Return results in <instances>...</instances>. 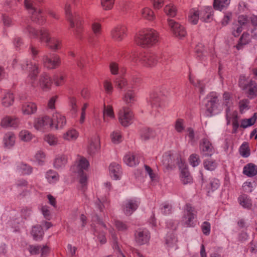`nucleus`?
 <instances>
[{"instance_id": "f257e3e1", "label": "nucleus", "mask_w": 257, "mask_h": 257, "mask_svg": "<svg viewBox=\"0 0 257 257\" xmlns=\"http://www.w3.org/2000/svg\"><path fill=\"white\" fill-rule=\"evenodd\" d=\"M22 70L29 69V73L26 80V83L30 88H35L39 86L43 91H48L51 88L52 80L49 75L46 73H42L39 78L38 82H36L40 68L36 62H32L28 59L24 60L21 63Z\"/></svg>"}, {"instance_id": "f03ea898", "label": "nucleus", "mask_w": 257, "mask_h": 257, "mask_svg": "<svg viewBox=\"0 0 257 257\" xmlns=\"http://www.w3.org/2000/svg\"><path fill=\"white\" fill-rule=\"evenodd\" d=\"M91 226L93 230V234L97 238L96 240L101 244L105 243L106 241L104 230L108 229L113 240V249L118 253V256L126 257L122 252L117 242L116 234L112 228H107L106 225L97 215L92 217Z\"/></svg>"}, {"instance_id": "7ed1b4c3", "label": "nucleus", "mask_w": 257, "mask_h": 257, "mask_svg": "<svg viewBox=\"0 0 257 257\" xmlns=\"http://www.w3.org/2000/svg\"><path fill=\"white\" fill-rule=\"evenodd\" d=\"M223 109V104L219 102V95L215 92L208 93L203 99L201 106L202 113L207 117L219 114Z\"/></svg>"}, {"instance_id": "20e7f679", "label": "nucleus", "mask_w": 257, "mask_h": 257, "mask_svg": "<svg viewBox=\"0 0 257 257\" xmlns=\"http://www.w3.org/2000/svg\"><path fill=\"white\" fill-rule=\"evenodd\" d=\"M24 32L29 35L30 37L39 38L42 42L46 44L47 47L54 51L61 48V41L55 37H51L48 30L43 28L37 31L30 26H28L24 30Z\"/></svg>"}, {"instance_id": "39448f33", "label": "nucleus", "mask_w": 257, "mask_h": 257, "mask_svg": "<svg viewBox=\"0 0 257 257\" xmlns=\"http://www.w3.org/2000/svg\"><path fill=\"white\" fill-rule=\"evenodd\" d=\"M135 43L143 48H150L159 41V34L154 29L146 28L139 31L135 36Z\"/></svg>"}, {"instance_id": "423d86ee", "label": "nucleus", "mask_w": 257, "mask_h": 257, "mask_svg": "<svg viewBox=\"0 0 257 257\" xmlns=\"http://www.w3.org/2000/svg\"><path fill=\"white\" fill-rule=\"evenodd\" d=\"M125 57L133 64L140 63L147 67H154L158 61V56L154 53H144L138 56L135 52H132Z\"/></svg>"}, {"instance_id": "0eeeda50", "label": "nucleus", "mask_w": 257, "mask_h": 257, "mask_svg": "<svg viewBox=\"0 0 257 257\" xmlns=\"http://www.w3.org/2000/svg\"><path fill=\"white\" fill-rule=\"evenodd\" d=\"M66 18L70 24V26L73 30L74 35L79 37L82 31L83 26L82 21L79 15L75 11L71 10L70 5H67L65 7Z\"/></svg>"}, {"instance_id": "6e6552de", "label": "nucleus", "mask_w": 257, "mask_h": 257, "mask_svg": "<svg viewBox=\"0 0 257 257\" xmlns=\"http://www.w3.org/2000/svg\"><path fill=\"white\" fill-rule=\"evenodd\" d=\"M240 87L244 91L247 97L250 99L257 96V84L252 80L247 79L244 76H241L239 80Z\"/></svg>"}, {"instance_id": "1a4fd4ad", "label": "nucleus", "mask_w": 257, "mask_h": 257, "mask_svg": "<svg viewBox=\"0 0 257 257\" xmlns=\"http://www.w3.org/2000/svg\"><path fill=\"white\" fill-rule=\"evenodd\" d=\"M196 217L194 208L190 204H187L184 207L182 217L180 223L185 227H191L195 225L194 219Z\"/></svg>"}, {"instance_id": "9d476101", "label": "nucleus", "mask_w": 257, "mask_h": 257, "mask_svg": "<svg viewBox=\"0 0 257 257\" xmlns=\"http://www.w3.org/2000/svg\"><path fill=\"white\" fill-rule=\"evenodd\" d=\"M33 126L38 132L44 133L51 128L50 116L47 115H40L33 119Z\"/></svg>"}, {"instance_id": "9b49d317", "label": "nucleus", "mask_w": 257, "mask_h": 257, "mask_svg": "<svg viewBox=\"0 0 257 257\" xmlns=\"http://www.w3.org/2000/svg\"><path fill=\"white\" fill-rule=\"evenodd\" d=\"M100 148V138L98 135L96 134L88 139L86 151L89 155L94 156L98 154Z\"/></svg>"}, {"instance_id": "f8f14e48", "label": "nucleus", "mask_w": 257, "mask_h": 257, "mask_svg": "<svg viewBox=\"0 0 257 257\" xmlns=\"http://www.w3.org/2000/svg\"><path fill=\"white\" fill-rule=\"evenodd\" d=\"M118 118L122 126H128L133 122V112L128 107L123 106L118 111Z\"/></svg>"}, {"instance_id": "ddd939ff", "label": "nucleus", "mask_w": 257, "mask_h": 257, "mask_svg": "<svg viewBox=\"0 0 257 257\" xmlns=\"http://www.w3.org/2000/svg\"><path fill=\"white\" fill-rule=\"evenodd\" d=\"M65 116L59 111L54 112L50 117L51 128L55 130L63 129L66 124Z\"/></svg>"}, {"instance_id": "4468645a", "label": "nucleus", "mask_w": 257, "mask_h": 257, "mask_svg": "<svg viewBox=\"0 0 257 257\" xmlns=\"http://www.w3.org/2000/svg\"><path fill=\"white\" fill-rule=\"evenodd\" d=\"M180 170V177L181 181L184 184H188L192 182V178L187 168L185 161L181 158H177L176 162Z\"/></svg>"}, {"instance_id": "2eb2a0df", "label": "nucleus", "mask_w": 257, "mask_h": 257, "mask_svg": "<svg viewBox=\"0 0 257 257\" xmlns=\"http://www.w3.org/2000/svg\"><path fill=\"white\" fill-rule=\"evenodd\" d=\"M160 97L156 93L150 94L148 103L152 108L151 113L155 116H158L161 113L162 108L160 104Z\"/></svg>"}, {"instance_id": "dca6fc26", "label": "nucleus", "mask_w": 257, "mask_h": 257, "mask_svg": "<svg viewBox=\"0 0 257 257\" xmlns=\"http://www.w3.org/2000/svg\"><path fill=\"white\" fill-rule=\"evenodd\" d=\"M44 67L48 69H55L60 65L61 60L60 57L55 54L50 55H44L42 59Z\"/></svg>"}, {"instance_id": "f3484780", "label": "nucleus", "mask_w": 257, "mask_h": 257, "mask_svg": "<svg viewBox=\"0 0 257 257\" xmlns=\"http://www.w3.org/2000/svg\"><path fill=\"white\" fill-rule=\"evenodd\" d=\"M167 22L171 31L176 37L182 39L186 36L187 33L183 26L171 19H168Z\"/></svg>"}, {"instance_id": "a211bd4d", "label": "nucleus", "mask_w": 257, "mask_h": 257, "mask_svg": "<svg viewBox=\"0 0 257 257\" xmlns=\"http://www.w3.org/2000/svg\"><path fill=\"white\" fill-rule=\"evenodd\" d=\"M151 238L150 232L145 228L138 229L135 234L136 242L140 245L148 244Z\"/></svg>"}, {"instance_id": "6ab92c4d", "label": "nucleus", "mask_w": 257, "mask_h": 257, "mask_svg": "<svg viewBox=\"0 0 257 257\" xmlns=\"http://www.w3.org/2000/svg\"><path fill=\"white\" fill-rule=\"evenodd\" d=\"M226 119L227 125L232 123V133L236 134L239 126L237 111H231L230 109H228L226 111Z\"/></svg>"}, {"instance_id": "aec40b11", "label": "nucleus", "mask_w": 257, "mask_h": 257, "mask_svg": "<svg viewBox=\"0 0 257 257\" xmlns=\"http://www.w3.org/2000/svg\"><path fill=\"white\" fill-rule=\"evenodd\" d=\"M140 201L137 198L131 199L126 200L123 205V211L126 215H131L138 208Z\"/></svg>"}, {"instance_id": "412c9836", "label": "nucleus", "mask_w": 257, "mask_h": 257, "mask_svg": "<svg viewBox=\"0 0 257 257\" xmlns=\"http://www.w3.org/2000/svg\"><path fill=\"white\" fill-rule=\"evenodd\" d=\"M127 31V29L125 25H118L112 30L111 35L115 41H121L126 36Z\"/></svg>"}, {"instance_id": "4be33fe9", "label": "nucleus", "mask_w": 257, "mask_h": 257, "mask_svg": "<svg viewBox=\"0 0 257 257\" xmlns=\"http://www.w3.org/2000/svg\"><path fill=\"white\" fill-rule=\"evenodd\" d=\"M199 150L203 156H211L214 153V149L212 144L206 138L201 141L199 145Z\"/></svg>"}, {"instance_id": "5701e85b", "label": "nucleus", "mask_w": 257, "mask_h": 257, "mask_svg": "<svg viewBox=\"0 0 257 257\" xmlns=\"http://www.w3.org/2000/svg\"><path fill=\"white\" fill-rule=\"evenodd\" d=\"M89 162L88 160L84 157H79L76 162V166H73L71 168V170L74 172L81 173L87 171L89 167Z\"/></svg>"}, {"instance_id": "b1692460", "label": "nucleus", "mask_w": 257, "mask_h": 257, "mask_svg": "<svg viewBox=\"0 0 257 257\" xmlns=\"http://www.w3.org/2000/svg\"><path fill=\"white\" fill-rule=\"evenodd\" d=\"M20 124L19 118L16 116L7 115L4 117L1 122V125L3 127H12L17 128Z\"/></svg>"}, {"instance_id": "393cba45", "label": "nucleus", "mask_w": 257, "mask_h": 257, "mask_svg": "<svg viewBox=\"0 0 257 257\" xmlns=\"http://www.w3.org/2000/svg\"><path fill=\"white\" fill-rule=\"evenodd\" d=\"M16 137L14 133L8 132L5 134L2 140L3 147L7 149H12L16 144Z\"/></svg>"}, {"instance_id": "a878e982", "label": "nucleus", "mask_w": 257, "mask_h": 257, "mask_svg": "<svg viewBox=\"0 0 257 257\" xmlns=\"http://www.w3.org/2000/svg\"><path fill=\"white\" fill-rule=\"evenodd\" d=\"M200 19L204 22H210L213 20V11L211 7L205 6L199 8Z\"/></svg>"}, {"instance_id": "bb28decb", "label": "nucleus", "mask_w": 257, "mask_h": 257, "mask_svg": "<svg viewBox=\"0 0 257 257\" xmlns=\"http://www.w3.org/2000/svg\"><path fill=\"white\" fill-rule=\"evenodd\" d=\"M111 184L108 182H106L103 184V189L106 194L105 196H102L100 193L97 194V199L95 201V204L100 211H102L104 207L103 203L107 200V195L110 189Z\"/></svg>"}, {"instance_id": "cd10ccee", "label": "nucleus", "mask_w": 257, "mask_h": 257, "mask_svg": "<svg viewBox=\"0 0 257 257\" xmlns=\"http://www.w3.org/2000/svg\"><path fill=\"white\" fill-rule=\"evenodd\" d=\"M21 111L24 115L34 114L37 111V104L32 101H26L22 105Z\"/></svg>"}, {"instance_id": "c85d7f7f", "label": "nucleus", "mask_w": 257, "mask_h": 257, "mask_svg": "<svg viewBox=\"0 0 257 257\" xmlns=\"http://www.w3.org/2000/svg\"><path fill=\"white\" fill-rule=\"evenodd\" d=\"M109 174L113 180L120 179L122 174L121 166L116 163H111L109 166Z\"/></svg>"}, {"instance_id": "c756f323", "label": "nucleus", "mask_w": 257, "mask_h": 257, "mask_svg": "<svg viewBox=\"0 0 257 257\" xmlns=\"http://www.w3.org/2000/svg\"><path fill=\"white\" fill-rule=\"evenodd\" d=\"M15 96L14 93L10 90H5L1 97V104L5 107H9L14 103Z\"/></svg>"}, {"instance_id": "7c9ffc66", "label": "nucleus", "mask_w": 257, "mask_h": 257, "mask_svg": "<svg viewBox=\"0 0 257 257\" xmlns=\"http://www.w3.org/2000/svg\"><path fill=\"white\" fill-rule=\"evenodd\" d=\"M223 104L226 107V112L228 109L236 111L233 109L235 99L233 95L229 92H225L223 94Z\"/></svg>"}, {"instance_id": "2f4dec72", "label": "nucleus", "mask_w": 257, "mask_h": 257, "mask_svg": "<svg viewBox=\"0 0 257 257\" xmlns=\"http://www.w3.org/2000/svg\"><path fill=\"white\" fill-rule=\"evenodd\" d=\"M122 99L128 107L133 105L137 100L135 91L131 89L124 93Z\"/></svg>"}, {"instance_id": "473e14b6", "label": "nucleus", "mask_w": 257, "mask_h": 257, "mask_svg": "<svg viewBox=\"0 0 257 257\" xmlns=\"http://www.w3.org/2000/svg\"><path fill=\"white\" fill-rule=\"evenodd\" d=\"M29 252L31 254H39L41 253L42 256L47 254L49 251V248L47 246H41L31 245L29 247Z\"/></svg>"}, {"instance_id": "72a5a7b5", "label": "nucleus", "mask_w": 257, "mask_h": 257, "mask_svg": "<svg viewBox=\"0 0 257 257\" xmlns=\"http://www.w3.org/2000/svg\"><path fill=\"white\" fill-rule=\"evenodd\" d=\"M79 136V132L76 129L71 128L62 134V138L66 141L73 142L76 141Z\"/></svg>"}, {"instance_id": "f704fd0d", "label": "nucleus", "mask_w": 257, "mask_h": 257, "mask_svg": "<svg viewBox=\"0 0 257 257\" xmlns=\"http://www.w3.org/2000/svg\"><path fill=\"white\" fill-rule=\"evenodd\" d=\"M115 118L113 108L110 105L104 106L103 110V121L104 123H108L109 121Z\"/></svg>"}, {"instance_id": "c9c22d12", "label": "nucleus", "mask_w": 257, "mask_h": 257, "mask_svg": "<svg viewBox=\"0 0 257 257\" xmlns=\"http://www.w3.org/2000/svg\"><path fill=\"white\" fill-rule=\"evenodd\" d=\"M68 162L67 156L64 154L57 155L54 160V167L57 169L63 168Z\"/></svg>"}, {"instance_id": "e433bc0d", "label": "nucleus", "mask_w": 257, "mask_h": 257, "mask_svg": "<svg viewBox=\"0 0 257 257\" xmlns=\"http://www.w3.org/2000/svg\"><path fill=\"white\" fill-rule=\"evenodd\" d=\"M77 173V187L79 190L84 191L88 184V176L85 172Z\"/></svg>"}, {"instance_id": "4c0bfd02", "label": "nucleus", "mask_w": 257, "mask_h": 257, "mask_svg": "<svg viewBox=\"0 0 257 257\" xmlns=\"http://www.w3.org/2000/svg\"><path fill=\"white\" fill-rule=\"evenodd\" d=\"M200 19L199 8H192L190 9L187 14V20L189 23L193 25L198 23Z\"/></svg>"}, {"instance_id": "58836bf2", "label": "nucleus", "mask_w": 257, "mask_h": 257, "mask_svg": "<svg viewBox=\"0 0 257 257\" xmlns=\"http://www.w3.org/2000/svg\"><path fill=\"white\" fill-rule=\"evenodd\" d=\"M144 168L146 175L149 176L150 184L153 186L156 185L159 182L158 174L148 165H145Z\"/></svg>"}, {"instance_id": "ea45409f", "label": "nucleus", "mask_w": 257, "mask_h": 257, "mask_svg": "<svg viewBox=\"0 0 257 257\" xmlns=\"http://www.w3.org/2000/svg\"><path fill=\"white\" fill-rule=\"evenodd\" d=\"M124 163L128 166L134 167L139 163L138 159L133 153H128L123 157Z\"/></svg>"}, {"instance_id": "a19ab883", "label": "nucleus", "mask_w": 257, "mask_h": 257, "mask_svg": "<svg viewBox=\"0 0 257 257\" xmlns=\"http://www.w3.org/2000/svg\"><path fill=\"white\" fill-rule=\"evenodd\" d=\"M18 137L22 142L28 143L35 138V135L30 131L23 129L19 133Z\"/></svg>"}, {"instance_id": "79ce46f5", "label": "nucleus", "mask_w": 257, "mask_h": 257, "mask_svg": "<svg viewBox=\"0 0 257 257\" xmlns=\"http://www.w3.org/2000/svg\"><path fill=\"white\" fill-rule=\"evenodd\" d=\"M140 14L143 18L149 21H153L156 18L154 11L149 7H145L142 9Z\"/></svg>"}, {"instance_id": "37998d69", "label": "nucleus", "mask_w": 257, "mask_h": 257, "mask_svg": "<svg viewBox=\"0 0 257 257\" xmlns=\"http://www.w3.org/2000/svg\"><path fill=\"white\" fill-rule=\"evenodd\" d=\"M242 173L249 177L254 176L257 174V166L251 163H248L244 166Z\"/></svg>"}, {"instance_id": "c03bdc74", "label": "nucleus", "mask_w": 257, "mask_h": 257, "mask_svg": "<svg viewBox=\"0 0 257 257\" xmlns=\"http://www.w3.org/2000/svg\"><path fill=\"white\" fill-rule=\"evenodd\" d=\"M238 202L239 205L245 209H249L252 206V200L246 194H242L238 198Z\"/></svg>"}, {"instance_id": "a18cd8bd", "label": "nucleus", "mask_w": 257, "mask_h": 257, "mask_svg": "<svg viewBox=\"0 0 257 257\" xmlns=\"http://www.w3.org/2000/svg\"><path fill=\"white\" fill-rule=\"evenodd\" d=\"M31 233L34 240H39L42 238L44 231L42 226L38 225L33 227Z\"/></svg>"}, {"instance_id": "49530a36", "label": "nucleus", "mask_w": 257, "mask_h": 257, "mask_svg": "<svg viewBox=\"0 0 257 257\" xmlns=\"http://www.w3.org/2000/svg\"><path fill=\"white\" fill-rule=\"evenodd\" d=\"M251 40V37L247 32H244L240 38L238 44L236 46L237 50L242 49L243 46L248 44Z\"/></svg>"}, {"instance_id": "de8ad7c7", "label": "nucleus", "mask_w": 257, "mask_h": 257, "mask_svg": "<svg viewBox=\"0 0 257 257\" xmlns=\"http://www.w3.org/2000/svg\"><path fill=\"white\" fill-rule=\"evenodd\" d=\"M164 12L167 16L173 18L176 16L177 9L174 4L170 3L165 6Z\"/></svg>"}, {"instance_id": "09e8293b", "label": "nucleus", "mask_w": 257, "mask_h": 257, "mask_svg": "<svg viewBox=\"0 0 257 257\" xmlns=\"http://www.w3.org/2000/svg\"><path fill=\"white\" fill-rule=\"evenodd\" d=\"M17 170L25 175H29L32 172V168L24 163H19L17 165Z\"/></svg>"}, {"instance_id": "8fccbe9b", "label": "nucleus", "mask_w": 257, "mask_h": 257, "mask_svg": "<svg viewBox=\"0 0 257 257\" xmlns=\"http://www.w3.org/2000/svg\"><path fill=\"white\" fill-rule=\"evenodd\" d=\"M195 51L197 54L198 57L202 60L209 56V53L205 50L204 46L202 43H198L196 45Z\"/></svg>"}, {"instance_id": "3c124183", "label": "nucleus", "mask_w": 257, "mask_h": 257, "mask_svg": "<svg viewBox=\"0 0 257 257\" xmlns=\"http://www.w3.org/2000/svg\"><path fill=\"white\" fill-rule=\"evenodd\" d=\"M230 0H214L213 7L218 11H222L227 8L230 4Z\"/></svg>"}, {"instance_id": "603ef678", "label": "nucleus", "mask_w": 257, "mask_h": 257, "mask_svg": "<svg viewBox=\"0 0 257 257\" xmlns=\"http://www.w3.org/2000/svg\"><path fill=\"white\" fill-rule=\"evenodd\" d=\"M257 119V113H254L252 116L249 118L243 119L241 121L240 127L247 128L249 127L255 122Z\"/></svg>"}, {"instance_id": "864d4df0", "label": "nucleus", "mask_w": 257, "mask_h": 257, "mask_svg": "<svg viewBox=\"0 0 257 257\" xmlns=\"http://www.w3.org/2000/svg\"><path fill=\"white\" fill-rule=\"evenodd\" d=\"M45 177L47 181L52 184L56 183L59 179L58 173L51 170L46 172Z\"/></svg>"}, {"instance_id": "5fc2aeb1", "label": "nucleus", "mask_w": 257, "mask_h": 257, "mask_svg": "<svg viewBox=\"0 0 257 257\" xmlns=\"http://www.w3.org/2000/svg\"><path fill=\"white\" fill-rule=\"evenodd\" d=\"M161 163L166 167H169L173 163V157L171 152L165 153L161 158Z\"/></svg>"}, {"instance_id": "6e6d98bb", "label": "nucleus", "mask_w": 257, "mask_h": 257, "mask_svg": "<svg viewBox=\"0 0 257 257\" xmlns=\"http://www.w3.org/2000/svg\"><path fill=\"white\" fill-rule=\"evenodd\" d=\"M111 142L115 144H118L122 141L121 133L119 130H115L112 132L110 135Z\"/></svg>"}, {"instance_id": "4d7b16f0", "label": "nucleus", "mask_w": 257, "mask_h": 257, "mask_svg": "<svg viewBox=\"0 0 257 257\" xmlns=\"http://www.w3.org/2000/svg\"><path fill=\"white\" fill-rule=\"evenodd\" d=\"M109 69L111 73L113 75H122L124 72V69L119 68L118 64L115 62H111L110 63Z\"/></svg>"}, {"instance_id": "13d9d810", "label": "nucleus", "mask_w": 257, "mask_h": 257, "mask_svg": "<svg viewBox=\"0 0 257 257\" xmlns=\"http://www.w3.org/2000/svg\"><path fill=\"white\" fill-rule=\"evenodd\" d=\"M44 141L51 146H55L58 144V140L56 136L51 134H48L44 136Z\"/></svg>"}, {"instance_id": "bf43d9fd", "label": "nucleus", "mask_w": 257, "mask_h": 257, "mask_svg": "<svg viewBox=\"0 0 257 257\" xmlns=\"http://www.w3.org/2000/svg\"><path fill=\"white\" fill-rule=\"evenodd\" d=\"M239 151L242 157L244 158L249 157L250 154V152L248 143L246 142H243L239 147Z\"/></svg>"}, {"instance_id": "052dcab7", "label": "nucleus", "mask_w": 257, "mask_h": 257, "mask_svg": "<svg viewBox=\"0 0 257 257\" xmlns=\"http://www.w3.org/2000/svg\"><path fill=\"white\" fill-rule=\"evenodd\" d=\"M117 87L122 89L123 88L127 87V89H130L132 88V85H130L126 80L123 77L118 78L115 81Z\"/></svg>"}, {"instance_id": "680f3d73", "label": "nucleus", "mask_w": 257, "mask_h": 257, "mask_svg": "<svg viewBox=\"0 0 257 257\" xmlns=\"http://www.w3.org/2000/svg\"><path fill=\"white\" fill-rule=\"evenodd\" d=\"M189 80L192 85L199 88L200 92H202L203 91L204 85L202 81L198 79H196L191 74L189 75Z\"/></svg>"}, {"instance_id": "e2e57ef3", "label": "nucleus", "mask_w": 257, "mask_h": 257, "mask_svg": "<svg viewBox=\"0 0 257 257\" xmlns=\"http://www.w3.org/2000/svg\"><path fill=\"white\" fill-rule=\"evenodd\" d=\"M155 136L154 131L151 128H145L141 133V137L143 140L147 141Z\"/></svg>"}, {"instance_id": "0e129e2a", "label": "nucleus", "mask_w": 257, "mask_h": 257, "mask_svg": "<svg viewBox=\"0 0 257 257\" xmlns=\"http://www.w3.org/2000/svg\"><path fill=\"white\" fill-rule=\"evenodd\" d=\"M34 159L39 165H42L45 161L46 155L43 151H38L34 156Z\"/></svg>"}, {"instance_id": "69168bd1", "label": "nucleus", "mask_w": 257, "mask_h": 257, "mask_svg": "<svg viewBox=\"0 0 257 257\" xmlns=\"http://www.w3.org/2000/svg\"><path fill=\"white\" fill-rule=\"evenodd\" d=\"M219 185L220 183L218 179L215 178L212 179L210 181V183L207 188L208 193L213 192L219 187Z\"/></svg>"}, {"instance_id": "338daca9", "label": "nucleus", "mask_w": 257, "mask_h": 257, "mask_svg": "<svg viewBox=\"0 0 257 257\" xmlns=\"http://www.w3.org/2000/svg\"><path fill=\"white\" fill-rule=\"evenodd\" d=\"M91 29L96 37H98L101 33V27L99 23L93 22L91 25Z\"/></svg>"}, {"instance_id": "774afa93", "label": "nucleus", "mask_w": 257, "mask_h": 257, "mask_svg": "<svg viewBox=\"0 0 257 257\" xmlns=\"http://www.w3.org/2000/svg\"><path fill=\"white\" fill-rule=\"evenodd\" d=\"M189 163L193 167L197 166L200 162L199 155L194 154H192L189 157Z\"/></svg>"}]
</instances>
